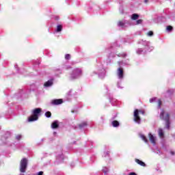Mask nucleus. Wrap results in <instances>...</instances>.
<instances>
[{
    "mask_svg": "<svg viewBox=\"0 0 175 175\" xmlns=\"http://www.w3.org/2000/svg\"><path fill=\"white\" fill-rule=\"evenodd\" d=\"M160 118L165 122V128L170 129V114L165 112V109H162L160 113Z\"/></svg>",
    "mask_w": 175,
    "mask_h": 175,
    "instance_id": "1",
    "label": "nucleus"
},
{
    "mask_svg": "<svg viewBox=\"0 0 175 175\" xmlns=\"http://www.w3.org/2000/svg\"><path fill=\"white\" fill-rule=\"evenodd\" d=\"M40 113H42V109L36 108V109H33V115L31 116L28 119L29 122H32L33 121H38V120H39V114H40Z\"/></svg>",
    "mask_w": 175,
    "mask_h": 175,
    "instance_id": "2",
    "label": "nucleus"
},
{
    "mask_svg": "<svg viewBox=\"0 0 175 175\" xmlns=\"http://www.w3.org/2000/svg\"><path fill=\"white\" fill-rule=\"evenodd\" d=\"M28 167V160L26 158H23L21 161L20 172L21 173H25L27 167Z\"/></svg>",
    "mask_w": 175,
    "mask_h": 175,
    "instance_id": "3",
    "label": "nucleus"
},
{
    "mask_svg": "<svg viewBox=\"0 0 175 175\" xmlns=\"http://www.w3.org/2000/svg\"><path fill=\"white\" fill-rule=\"evenodd\" d=\"M140 116H139V109H135L134 111V121L137 122V124H140Z\"/></svg>",
    "mask_w": 175,
    "mask_h": 175,
    "instance_id": "4",
    "label": "nucleus"
},
{
    "mask_svg": "<svg viewBox=\"0 0 175 175\" xmlns=\"http://www.w3.org/2000/svg\"><path fill=\"white\" fill-rule=\"evenodd\" d=\"M62 103H64V100H62V98L54 99L51 101V104L55 106L58 105H62Z\"/></svg>",
    "mask_w": 175,
    "mask_h": 175,
    "instance_id": "5",
    "label": "nucleus"
},
{
    "mask_svg": "<svg viewBox=\"0 0 175 175\" xmlns=\"http://www.w3.org/2000/svg\"><path fill=\"white\" fill-rule=\"evenodd\" d=\"M118 76L119 79H124V68H119L118 69Z\"/></svg>",
    "mask_w": 175,
    "mask_h": 175,
    "instance_id": "6",
    "label": "nucleus"
},
{
    "mask_svg": "<svg viewBox=\"0 0 175 175\" xmlns=\"http://www.w3.org/2000/svg\"><path fill=\"white\" fill-rule=\"evenodd\" d=\"M53 84H54L53 79H50L44 83V87L47 88L49 87H51V85H53Z\"/></svg>",
    "mask_w": 175,
    "mask_h": 175,
    "instance_id": "7",
    "label": "nucleus"
},
{
    "mask_svg": "<svg viewBox=\"0 0 175 175\" xmlns=\"http://www.w3.org/2000/svg\"><path fill=\"white\" fill-rule=\"evenodd\" d=\"M135 161L136 162V163H137L138 165H140V166H143L144 167H146V163L140 161L139 159H135Z\"/></svg>",
    "mask_w": 175,
    "mask_h": 175,
    "instance_id": "8",
    "label": "nucleus"
},
{
    "mask_svg": "<svg viewBox=\"0 0 175 175\" xmlns=\"http://www.w3.org/2000/svg\"><path fill=\"white\" fill-rule=\"evenodd\" d=\"M59 127V124H58V121H54L52 124H51V128H53V129H57V128Z\"/></svg>",
    "mask_w": 175,
    "mask_h": 175,
    "instance_id": "9",
    "label": "nucleus"
},
{
    "mask_svg": "<svg viewBox=\"0 0 175 175\" xmlns=\"http://www.w3.org/2000/svg\"><path fill=\"white\" fill-rule=\"evenodd\" d=\"M149 140L152 144H155V137L151 133H149Z\"/></svg>",
    "mask_w": 175,
    "mask_h": 175,
    "instance_id": "10",
    "label": "nucleus"
},
{
    "mask_svg": "<svg viewBox=\"0 0 175 175\" xmlns=\"http://www.w3.org/2000/svg\"><path fill=\"white\" fill-rule=\"evenodd\" d=\"M159 136L161 139H163L165 136V133L163 132V130L162 129H159Z\"/></svg>",
    "mask_w": 175,
    "mask_h": 175,
    "instance_id": "11",
    "label": "nucleus"
},
{
    "mask_svg": "<svg viewBox=\"0 0 175 175\" xmlns=\"http://www.w3.org/2000/svg\"><path fill=\"white\" fill-rule=\"evenodd\" d=\"M112 126L114 128H117L118 126H120V122L117 120H113L112 122Z\"/></svg>",
    "mask_w": 175,
    "mask_h": 175,
    "instance_id": "12",
    "label": "nucleus"
},
{
    "mask_svg": "<svg viewBox=\"0 0 175 175\" xmlns=\"http://www.w3.org/2000/svg\"><path fill=\"white\" fill-rule=\"evenodd\" d=\"M88 124L87 122H83L82 123L79 124V128H80V129L87 126Z\"/></svg>",
    "mask_w": 175,
    "mask_h": 175,
    "instance_id": "13",
    "label": "nucleus"
},
{
    "mask_svg": "<svg viewBox=\"0 0 175 175\" xmlns=\"http://www.w3.org/2000/svg\"><path fill=\"white\" fill-rule=\"evenodd\" d=\"M139 18V14H133L131 16V20H137Z\"/></svg>",
    "mask_w": 175,
    "mask_h": 175,
    "instance_id": "14",
    "label": "nucleus"
},
{
    "mask_svg": "<svg viewBox=\"0 0 175 175\" xmlns=\"http://www.w3.org/2000/svg\"><path fill=\"white\" fill-rule=\"evenodd\" d=\"M118 27H124V25H125V22H124L123 21H119L118 23Z\"/></svg>",
    "mask_w": 175,
    "mask_h": 175,
    "instance_id": "15",
    "label": "nucleus"
},
{
    "mask_svg": "<svg viewBox=\"0 0 175 175\" xmlns=\"http://www.w3.org/2000/svg\"><path fill=\"white\" fill-rule=\"evenodd\" d=\"M57 32H61V31H62V25H59L57 27Z\"/></svg>",
    "mask_w": 175,
    "mask_h": 175,
    "instance_id": "16",
    "label": "nucleus"
},
{
    "mask_svg": "<svg viewBox=\"0 0 175 175\" xmlns=\"http://www.w3.org/2000/svg\"><path fill=\"white\" fill-rule=\"evenodd\" d=\"M141 138L142 139V140H144V142H145V143H148V140L147 139V137H146L144 135H142Z\"/></svg>",
    "mask_w": 175,
    "mask_h": 175,
    "instance_id": "17",
    "label": "nucleus"
},
{
    "mask_svg": "<svg viewBox=\"0 0 175 175\" xmlns=\"http://www.w3.org/2000/svg\"><path fill=\"white\" fill-rule=\"evenodd\" d=\"M45 116H46V117H47V118H50V117H51V112H50V111H46V112L45 113Z\"/></svg>",
    "mask_w": 175,
    "mask_h": 175,
    "instance_id": "18",
    "label": "nucleus"
},
{
    "mask_svg": "<svg viewBox=\"0 0 175 175\" xmlns=\"http://www.w3.org/2000/svg\"><path fill=\"white\" fill-rule=\"evenodd\" d=\"M74 73H77V75H81V70L76 69L74 70Z\"/></svg>",
    "mask_w": 175,
    "mask_h": 175,
    "instance_id": "19",
    "label": "nucleus"
},
{
    "mask_svg": "<svg viewBox=\"0 0 175 175\" xmlns=\"http://www.w3.org/2000/svg\"><path fill=\"white\" fill-rule=\"evenodd\" d=\"M167 31H168L169 32L173 31V27H172V26H167Z\"/></svg>",
    "mask_w": 175,
    "mask_h": 175,
    "instance_id": "20",
    "label": "nucleus"
},
{
    "mask_svg": "<svg viewBox=\"0 0 175 175\" xmlns=\"http://www.w3.org/2000/svg\"><path fill=\"white\" fill-rule=\"evenodd\" d=\"M142 23H143V20L142 19H139V20H137L136 21L137 25H139V24H142Z\"/></svg>",
    "mask_w": 175,
    "mask_h": 175,
    "instance_id": "21",
    "label": "nucleus"
},
{
    "mask_svg": "<svg viewBox=\"0 0 175 175\" xmlns=\"http://www.w3.org/2000/svg\"><path fill=\"white\" fill-rule=\"evenodd\" d=\"M162 105V100H158V106H159V109H161V106Z\"/></svg>",
    "mask_w": 175,
    "mask_h": 175,
    "instance_id": "22",
    "label": "nucleus"
},
{
    "mask_svg": "<svg viewBox=\"0 0 175 175\" xmlns=\"http://www.w3.org/2000/svg\"><path fill=\"white\" fill-rule=\"evenodd\" d=\"M65 59H70V55L66 54L65 55Z\"/></svg>",
    "mask_w": 175,
    "mask_h": 175,
    "instance_id": "23",
    "label": "nucleus"
},
{
    "mask_svg": "<svg viewBox=\"0 0 175 175\" xmlns=\"http://www.w3.org/2000/svg\"><path fill=\"white\" fill-rule=\"evenodd\" d=\"M16 140H21V135H18L16 136Z\"/></svg>",
    "mask_w": 175,
    "mask_h": 175,
    "instance_id": "24",
    "label": "nucleus"
},
{
    "mask_svg": "<svg viewBox=\"0 0 175 175\" xmlns=\"http://www.w3.org/2000/svg\"><path fill=\"white\" fill-rule=\"evenodd\" d=\"M148 36H152V35H154V32H152V31H150L148 32Z\"/></svg>",
    "mask_w": 175,
    "mask_h": 175,
    "instance_id": "25",
    "label": "nucleus"
},
{
    "mask_svg": "<svg viewBox=\"0 0 175 175\" xmlns=\"http://www.w3.org/2000/svg\"><path fill=\"white\" fill-rule=\"evenodd\" d=\"M129 175H137V174H136V173H135V172H131Z\"/></svg>",
    "mask_w": 175,
    "mask_h": 175,
    "instance_id": "26",
    "label": "nucleus"
},
{
    "mask_svg": "<svg viewBox=\"0 0 175 175\" xmlns=\"http://www.w3.org/2000/svg\"><path fill=\"white\" fill-rule=\"evenodd\" d=\"M38 175H43V172H38Z\"/></svg>",
    "mask_w": 175,
    "mask_h": 175,
    "instance_id": "27",
    "label": "nucleus"
},
{
    "mask_svg": "<svg viewBox=\"0 0 175 175\" xmlns=\"http://www.w3.org/2000/svg\"><path fill=\"white\" fill-rule=\"evenodd\" d=\"M155 99H156L155 98H152V99L150 100V102H154V100H155Z\"/></svg>",
    "mask_w": 175,
    "mask_h": 175,
    "instance_id": "28",
    "label": "nucleus"
},
{
    "mask_svg": "<svg viewBox=\"0 0 175 175\" xmlns=\"http://www.w3.org/2000/svg\"><path fill=\"white\" fill-rule=\"evenodd\" d=\"M139 113H142V114H144V111H139Z\"/></svg>",
    "mask_w": 175,
    "mask_h": 175,
    "instance_id": "29",
    "label": "nucleus"
},
{
    "mask_svg": "<svg viewBox=\"0 0 175 175\" xmlns=\"http://www.w3.org/2000/svg\"><path fill=\"white\" fill-rule=\"evenodd\" d=\"M145 3H148V0H144Z\"/></svg>",
    "mask_w": 175,
    "mask_h": 175,
    "instance_id": "30",
    "label": "nucleus"
},
{
    "mask_svg": "<svg viewBox=\"0 0 175 175\" xmlns=\"http://www.w3.org/2000/svg\"><path fill=\"white\" fill-rule=\"evenodd\" d=\"M172 155H174V152H172Z\"/></svg>",
    "mask_w": 175,
    "mask_h": 175,
    "instance_id": "31",
    "label": "nucleus"
}]
</instances>
